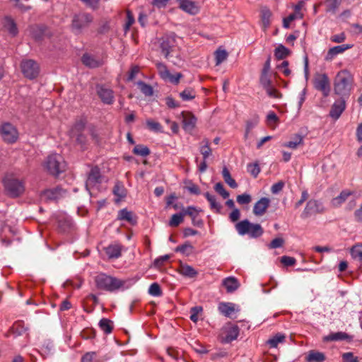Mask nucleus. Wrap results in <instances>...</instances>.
Here are the masks:
<instances>
[{
    "instance_id": "1",
    "label": "nucleus",
    "mask_w": 362,
    "mask_h": 362,
    "mask_svg": "<svg viewBox=\"0 0 362 362\" xmlns=\"http://www.w3.org/2000/svg\"><path fill=\"white\" fill-rule=\"evenodd\" d=\"M354 76L346 69L339 71L334 80V92L344 98L349 97L354 88Z\"/></svg>"
},
{
    "instance_id": "2",
    "label": "nucleus",
    "mask_w": 362,
    "mask_h": 362,
    "mask_svg": "<svg viewBox=\"0 0 362 362\" xmlns=\"http://www.w3.org/2000/svg\"><path fill=\"white\" fill-rule=\"evenodd\" d=\"M95 283L98 289L113 293L124 289L126 281L105 273H100L95 276Z\"/></svg>"
},
{
    "instance_id": "3",
    "label": "nucleus",
    "mask_w": 362,
    "mask_h": 362,
    "mask_svg": "<svg viewBox=\"0 0 362 362\" xmlns=\"http://www.w3.org/2000/svg\"><path fill=\"white\" fill-rule=\"evenodd\" d=\"M43 166L48 173L54 176L59 175L66 169L63 157L57 153L49 155L44 161Z\"/></svg>"
},
{
    "instance_id": "4",
    "label": "nucleus",
    "mask_w": 362,
    "mask_h": 362,
    "mask_svg": "<svg viewBox=\"0 0 362 362\" xmlns=\"http://www.w3.org/2000/svg\"><path fill=\"white\" fill-rule=\"evenodd\" d=\"M93 21L92 14L81 11L74 14L71 20V29L76 35L81 34L83 30L88 28Z\"/></svg>"
},
{
    "instance_id": "5",
    "label": "nucleus",
    "mask_w": 362,
    "mask_h": 362,
    "mask_svg": "<svg viewBox=\"0 0 362 362\" xmlns=\"http://www.w3.org/2000/svg\"><path fill=\"white\" fill-rule=\"evenodd\" d=\"M177 36L175 33H168L165 34L160 39V47L161 53L166 59H168L171 52H173L177 45Z\"/></svg>"
},
{
    "instance_id": "6",
    "label": "nucleus",
    "mask_w": 362,
    "mask_h": 362,
    "mask_svg": "<svg viewBox=\"0 0 362 362\" xmlns=\"http://www.w3.org/2000/svg\"><path fill=\"white\" fill-rule=\"evenodd\" d=\"M4 185L7 194L11 197H19L25 191L23 183L13 177H6Z\"/></svg>"
},
{
    "instance_id": "7",
    "label": "nucleus",
    "mask_w": 362,
    "mask_h": 362,
    "mask_svg": "<svg viewBox=\"0 0 362 362\" xmlns=\"http://www.w3.org/2000/svg\"><path fill=\"white\" fill-rule=\"evenodd\" d=\"M0 135L4 141L7 144H13L18 139L16 127L10 122H4L0 126Z\"/></svg>"
},
{
    "instance_id": "8",
    "label": "nucleus",
    "mask_w": 362,
    "mask_h": 362,
    "mask_svg": "<svg viewBox=\"0 0 362 362\" xmlns=\"http://www.w3.org/2000/svg\"><path fill=\"white\" fill-rule=\"evenodd\" d=\"M96 93L101 102L105 105H112L115 102V92L105 84H97Z\"/></svg>"
},
{
    "instance_id": "9",
    "label": "nucleus",
    "mask_w": 362,
    "mask_h": 362,
    "mask_svg": "<svg viewBox=\"0 0 362 362\" xmlns=\"http://www.w3.org/2000/svg\"><path fill=\"white\" fill-rule=\"evenodd\" d=\"M313 86L316 90L321 91L325 97L329 95L330 81L326 74H316L313 79Z\"/></svg>"
},
{
    "instance_id": "10",
    "label": "nucleus",
    "mask_w": 362,
    "mask_h": 362,
    "mask_svg": "<svg viewBox=\"0 0 362 362\" xmlns=\"http://www.w3.org/2000/svg\"><path fill=\"white\" fill-rule=\"evenodd\" d=\"M22 73L29 79L35 78L40 73V67L36 62L32 59L23 60L21 64Z\"/></svg>"
},
{
    "instance_id": "11",
    "label": "nucleus",
    "mask_w": 362,
    "mask_h": 362,
    "mask_svg": "<svg viewBox=\"0 0 362 362\" xmlns=\"http://www.w3.org/2000/svg\"><path fill=\"white\" fill-rule=\"evenodd\" d=\"M104 251L107 258L112 260L121 257L126 248L119 243L115 242L105 247Z\"/></svg>"
},
{
    "instance_id": "12",
    "label": "nucleus",
    "mask_w": 362,
    "mask_h": 362,
    "mask_svg": "<svg viewBox=\"0 0 362 362\" xmlns=\"http://www.w3.org/2000/svg\"><path fill=\"white\" fill-rule=\"evenodd\" d=\"M239 335V328L237 325L224 327L221 334V341L228 344L236 339Z\"/></svg>"
},
{
    "instance_id": "13",
    "label": "nucleus",
    "mask_w": 362,
    "mask_h": 362,
    "mask_svg": "<svg viewBox=\"0 0 362 362\" xmlns=\"http://www.w3.org/2000/svg\"><path fill=\"white\" fill-rule=\"evenodd\" d=\"M325 208L323 204L318 200L310 199L308 202L303 215L305 217L325 212Z\"/></svg>"
},
{
    "instance_id": "14",
    "label": "nucleus",
    "mask_w": 362,
    "mask_h": 362,
    "mask_svg": "<svg viewBox=\"0 0 362 362\" xmlns=\"http://www.w3.org/2000/svg\"><path fill=\"white\" fill-rule=\"evenodd\" d=\"M179 8L184 12L194 16L200 11L199 2L193 0H177Z\"/></svg>"
},
{
    "instance_id": "15",
    "label": "nucleus",
    "mask_w": 362,
    "mask_h": 362,
    "mask_svg": "<svg viewBox=\"0 0 362 362\" xmlns=\"http://www.w3.org/2000/svg\"><path fill=\"white\" fill-rule=\"evenodd\" d=\"M181 116L184 130L187 132H191L195 127L197 118L192 112L187 111L182 112Z\"/></svg>"
},
{
    "instance_id": "16",
    "label": "nucleus",
    "mask_w": 362,
    "mask_h": 362,
    "mask_svg": "<svg viewBox=\"0 0 362 362\" xmlns=\"http://www.w3.org/2000/svg\"><path fill=\"white\" fill-rule=\"evenodd\" d=\"M345 108V99L340 98L339 100H336L334 103L332 105L329 112V116L334 119L337 120L339 118Z\"/></svg>"
},
{
    "instance_id": "17",
    "label": "nucleus",
    "mask_w": 362,
    "mask_h": 362,
    "mask_svg": "<svg viewBox=\"0 0 362 362\" xmlns=\"http://www.w3.org/2000/svg\"><path fill=\"white\" fill-rule=\"evenodd\" d=\"M101 182L100 172L98 167L92 168L86 182V187L87 190H90V188L93 187L98 183Z\"/></svg>"
},
{
    "instance_id": "18",
    "label": "nucleus",
    "mask_w": 362,
    "mask_h": 362,
    "mask_svg": "<svg viewBox=\"0 0 362 362\" xmlns=\"http://www.w3.org/2000/svg\"><path fill=\"white\" fill-rule=\"evenodd\" d=\"M270 204V199L267 197H262L254 205L252 212L255 216H263Z\"/></svg>"
},
{
    "instance_id": "19",
    "label": "nucleus",
    "mask_w": 362,
    "mask_h": 362,
    "mask_svg": "<svg viewBox=\"0 0 362 362\" xmlns=\"http://www.w3.org/2000/svg\"><path fill=\"white\" fill-rule=\"evenodd\" d=\"M66 191L62 187H57L53 189H49L43 192V197L49 200H57L64 197Z\"/></svg>"
},
{
    "instance_id": "20",
    "label": "nucleus",
    "mask_w": 362,
    "mask_h": 362,
    "mask_svg": "<svg viewBox=\"0 0 362 362\" xmlns=\"http://www.w3.org/2000/svg\"><path fill=\"white\" fill-rule=\"evenodd\" d=\"M184 216H189L192 221L194 225L201 224V220L199 218L200 211L194 206H188L187 208H182Z\"/></svg>"
},
{
    "instance_id": "21",
    "label": "nucleus",
    "mask_w": 362,
    "mask_h": 362,
    "mask_svg": "<svg viewBox=\"0 0 362 362\" xmlns=\"http://www.w3.org/2000/svg\"><path fill=\"white\" fill-rule=\"evenodd\" d=\"M117 217L120 220L126 221L131 225L137 224V216L134 213L126 209L119 211Z\"/></svg>"
},
{
    "instance_id": "22",
    "label": "nucleus",
    "mask_w": 362,
    "mask_h": 362,
    "mask_svg": "<svg viewBox=\"0 0 362 362\" xmlns=\"http://www.w3.org/2000/svg\"><path fill=\"white\" fill-rule=\"evenodd\" d=\"M241 235H248L250 238H257L263 233L262 228H236Z\"/></svg>"
},
{
    "instance_id": "23",
    "label": "nucleus",
    "mask_w": 362,
    "mask_h": 362,
    "mask_svg": "<svg viewBox=\"0 0 362 362\" xmlns=\"http://www.w3.org/2000/svg\"><path fill=\"white\" fill-rule=\"evenodd\" d=\"M351 45H341L330 48L327 54L326 59L332 60L334 57L339 54H341L346 50L351 48Z\"/></svg>"
},
{
    "instance_id": "24",
    "label": "nucleus",
    "mask_w": 362,
    "mask_h": 362,
    "mask_svg": "<svg viewBox=\"0 0 362 362\" xmlns=\"http://www.w3.org/2000/svg\"><path fill=\"white\" fill-rule=\"evenodd\" d=\"M4 28L11 34L12 36H16L18 34V28L14 20L9 17L6 16L3 21Z\"/></svg>"
},
{
    "instance_id": "25",
    "label": "nucleus",
    "mask_w": 362,
    "mask_h": 362,
    "mask_svg": "<svg viewBox=\"0 0 362 362\" xmlns=\"http://www.w3.org/2000/svg\"><path fill=\"white\" fill-rule=\"evenodd\" d=\"M352 194L349 190H343L339 196L333 198L331 201L332 206L337 208L340 206Z\"/></svg>"
},
{
    "instance_id": "26",
    "label": "nucleus",
    "mask_w": 362,
    "mask_h": 362,
    "mask_svg": "<svg viewBox=\"0 0 362 362\" xmlns=\"http://www.w3.org/2000/svg\"><path fill=\"white\" fill-rule=\"evenodd\" d=\"M223 286L227 290V292L232 293L237 290L240 286L237 279L233 276L227 277L223 280Z\"/></svg>"
},
{
    "instance_id": "27",
    "label": "nucleus",
    "mask_w": 362,
    "mask_h": 362,
    "mask_svg": "<svg viewBox=\"0 0 362 362\" xmlns=\"http://www.w3.org/2000/svg\"><path fill=\"white\" fill-rule=\"evenodd\" d=\"M351 337L345 332H338L335 333H331L329 335L324 337L325 341H344L349 340Z\"/></svg>"
},
{
    "instance_id": "28",
    "label": "nucleus",
    "mask_w": 362,
    "mask_h": 362,
    "mask_svg": "<svg viewBox=\"0 0 362 362\" xmlns=\"http://www.w3.org/2000/svg\"><path fill=\"white\" fill-rule=\"evenodd\" d=\"M218 309L219 312L226 317H230L235 311L234 305L230 303H221L218 305Z\"/></svg>"
},
{
    "instance_id": "29",
    "label": "nucleus",
    "mask_w": 362,
    "mask_h": 362,
    "mask_svg": "<svg viewBox=\"0 0 362 362\" xmlns=\"http://www.w3.org/2000/svg\"><path fill=\"white\" fill-rule=\"evenodd\" d=\"M98 325L100 329L106 334H110L113 329V322L107 318H102Z\"/></svg>"
},
{
    "instance_id": "30",
    "label": "nucleus",
    "mask_w": 362,
    "mask_h": 362,
    "mask_svg": "<svg viewBox=\"0 0 362 362\" xmlns=\"http://www.w3.org/2000/svg\"><path fill=\"white\" fill-rule=\"evenodd\" d=\"M45 30V28L42 26H32L30 28V35L36 41H40L43 38Z\"/></svg>"
},
{
    "instance_id": "31",
    "label": "nucleus",
    "mask_w": 362,
    "mask_h": 362,
    "mask_svg": "<svg viewBox=\"0 0 362 362\" xmlns=\"http://www.w3.org/2000/svg\"><path fill=\"white\" fill-rule=\"evenodd\" d=\"M81 60L84 65L90 68H96L100 65L99 61H98L93 57L89 55L88 54H83L81 58Z\"/></svg>"
},
{
    "instance_id": "32",
    "label": "nucleus",
    "mask_w": 362,
    "mask_h": 362,
    "mask_svg": "<svg viewBox=\"0 0 362 362\" xmlns=\"http://www.w3.org/2000/svg\"><path fill=\"white\" fill-rule=\"evenodd\" d=\"M306 360L308 362H323L325 360V356L321 352L310 351L306 357Z\"/></svg>"
},
{
    "instance_id": "33",
    "label": "nucleus",
    "mask_w": 362,
    "mask_h": 362,
    "mask_svg": "<svg viewBox=\"0 0 362 362\" xmlns=\"http://www.w3.org/2000/svg\"><path fill=\"white\" fill-rule=\"evenodd\" d=\"M222 175L226 184L231 188L235 189L238 187V184L235 180L231 177L230 173L226 167H224L222 170Z\"/></svg>"
},
{
    "instance_id": "34",
    "label": "nucleus",
    "mask_w": 362,
    "mask_h": 362,
    "mask_svg": "<svg viewBox=\"0 0 362 362\" xmlns=\"http://www.w3.org/2000/svg\"><path fill=\"white\" fill-rule=\"evenodd\" d=\"M290 50L283 45H279L274 50V56L277 59H284L290 54Z\"/></svg>"
},
{
    "instance_id": "35",
    "label": "nucleus",
    "mask_w": 362,
    "mask_h": 362,
    "mask_svg": "<svg viewBox=\"0 0 362 362\" xmlns=\"http://www.w3.org/2000/svg\"><path fill=\"white\" fill-rule=\"evenodd\" d=\"M27 329L28 328L25 326L23 321L16 322L11 328L13 334L16 336L23 334Z\"/></svg>"
},
{
    "instance_id": "36",
    "label": "nucleus",
    "mask_w": 362,
    "mask_h": 362,
    "mask_svg": "<svg viewBox=\"0 0 362 362\" xmlns=\"http://www.w3.org/2000/svg\"><path fill=\"white\" fill-rule=\"evenodd\" d=\"M204 144L200 148L199 151L201 154L203 156V160H206L212 153L211 148L209 146V141L208 139H204L202 141Z\"/></svg>"
},
{
    "instance_id": "37",
    "label": "nucleus",
    "mask_w": 362,
    "mask_h": 362,
    "mask_svg": "<svg viewBox=\"0 0 362 362\" xmlns=\"http://www.w3.org/2000/svg\"><path fill=\"white\" fill-rule=\"evenodd\" d=\"M156 65L160 78L165 81H167L168 77L170 76V73L166 65L162 62H157Z\"/></svg>"
},
{
    "instance_id": "38",
    "label": "nucleus",
    "mask_w": 362,
    "mask_h": 362,
    "mask_svg": "<svg viewBox=\"0 0 362 362\" xmlns=\"http://www.w3.org/2000/svg\"><path fill=\"white\" fill-rule=\"evenodd\" d=\"M180 274L185 276L193 278L197 275V272L191 266L183 265L180 268Z\"/></svg>"
},
{
    "instance_id": "39",
    "label": "nucleus",
    "mask_w": 362,
    "mask_h": 362,
    "mask_svg": "<svg viewBox=\"0 0 362 362\" xmlns=\"http://www.w3.org/2000/svg\"><path fill=\"white\" fill-rule=\"evenodd\" d=\"M112 192L119 199H122L127 195L126 189L124 185L120 182H117L115 185Z\"/></svg>"
},
{
    "instance_id": "40",
    "label": "nucleus",
    "mask_w": 362,
    "mask_h": 362,
    "mask_svg": "<svg viewBox=\"0 0 362 362\" xmlns=\"http://www.w3.org/2000/svg\"><path fill=\"white\" fill-rule=\"evenodd\" d=\"M133 153L141 156H147L150 154V149L144 145H136L133 149Z\"/></svg>"
},
{
    "instance_id": "41",
    "label": "nucleus",
    "mask_w": 362,
    "mask_h": 362,
    "mask_svg": "<svg viewBox=\"0 0 362 362\" xmlns=\"http://www.w3.org/2000/svg\"><path fill=\"white\" fill-rule=\"evenodd\" d=\"M86 123L83 120L76 121L71 129V136L82 133L85 129Z\"/></svg>"
},
{
    "instance_id": "42",
    "label": "nucleus",
    "mask_w": 362,
    "mask_h": 362,
    "mask_svg": "<svg viewBox=\"0 0 362 362\" xmlns=\"http://www.w3.org/2000/svg\"><path fill=\"white\" fill-rule=\"evenodd\" d=\"M216 65L221 64L228 57V52L225 49H218L215 52Z\"/></svg>"
},
{
    "instance_id": "43",
    "label": "nucleus",
    "mask_w": 362,
    "mask_h": 362,
    "mask_svg": "<svg viewBox=\"0 0 362 362\" xmlns=\"http://www.w3.org/2000/svg\"><path fill=\"white\" fill-rule=\"evenodd\" d=\"M303 136L299 134H296L292 141H290L284 144V146L288 148L296 149L298 146L303 143Z\"/></svg>"
},
{
    "instance_id": "44",
    "label": "nucleus",
    "mask_w": 362,
    "mask_h": 362,
    "mask_svg": "<svg viewBox=\"0 0 362 362\" xmlns=\"http://www.w3.org/2000/svg\"><path fill=\"white\" fill-rule=\"evenodd\" d=\"M259 123V117L258 116H254L251 119H249L246 122V129L245 137L247 138L248 136V134Z\"/></svg>"
},
{
    "instance_id": "45",
    "label": "nucleus",
    "mask_w": 362,
    "mask_h": 362,
    "mask_svg": "<svg viewBox=\"0 0 362 362\" xmlns=\"http://www.w3.org/2000/svg\"><path fill=\"white\" fill-rule=\"evenodd\" d=\"M195 95V91L191 88H186L180 93V97L185 101L194 99Z\"/></svg>"
},
{
    "instance_id": "46",
    "label": "nucleus",
    "mask_w": 362,
    "mask_h": 362,
    "mask_svg": "<svg viewBox=\"0 0 362 362\" xmlns=\"http://www.w3.org/2000/svg\"><path fill=\"white\" fill-rule=\"evenodd\" d=\"M285 336L282 334H276L272 338L268 340V344L271 347L276 348L279 343H281L284 341Z\"/></svg>"
},
{
    "instance_id": "47",
    "label": "nucleus",
    "mask_w": 362,
    "mask_h": 362,
    "mask_svg": "<svg viewBox=\"0 0 362 362\" xmlns=\"http://www.w3.org/2000/svg\"><path fill=\"white\" fill-rule=\"evenodd\" d=\"M138 86L141 93H144L146 96H151L153 94V90L151 86L143 81H139L138 83Z\"/></svg>"
},
{
    "instance_id": "48",
    "label": "nucleus",
    "mask_w": 362,
    "mask_h": 362,
    "mask_svg": "<svg viewBox=\"0 0 362 362\" xmlns=\"http://www.w3.org/2000/svg\"><path fill=\"white\" fill-rule=\"evenodd\" d=\"M146 126L148 127V129L152 132H162V126L161 124L158 122H156L153 119H147L146 120Z\"/></svg>"
},
{
    "instance_id": "49",
    "label": "nucleus",
    "mask_w": 362,
    "mask_h": 362,
    "mask_svg": "<svg viewBox=\"0 0 362 362\" xmlns=\"http://www.w3.org/2000/svg\"><path fill=\"white\" fill-rule=\"evenodd\" d=\"M272 16L271 11L267 8H264L261 11V18L262 23L265 27L269 26L270 23V18Z\"/></svg>"
},
{
    "instance_id": "50",
    "label": "nucleus",
    "mask_w": 362,
    "mask_h": 362,
    "mask_svg": "<svg viewBox=\"0 0 362 362\" xmlns=\"http://www.w3.org/2000/svg\"><path fill=\"white\" fill-rule=\"evenodd\" d=\"M184 217V214L182 209L180 213L175 214L172 216L170 220V224L172 226H177L183 222Z\"/></svg>"
},
{
    "instance_id": "51",
    "label": "nucleus",
    "mask_w": 362,
    "mask_h": 362,
    "mask_svg": "<svg viewBox=\"0 0 362 362\" xmlns=\"http://www.w3.org/2000/svg\"><path fill=\"white\" fill-rule=\"evenodd\" d=\"M193 247L188 243L177 246L175 251L184 255H189L192 252Z\"/></svg>"
},
{
    "instance_id": "52",
    "label": "nucleus",
    "mask_w": 362,
    "mask_h": 362,
    "mask_svg": "<svg viewBox=\"0 0 362 362\" xmlns=\"http://www.w3.org/2000/svg\"><path fill=\"white\" fill-rule=\"evenodd\" d=\"M203 308L202 306H194L190 309V320L193 322H197L199 320V315L202 313Z\"/></svg>"
},
{
    "instance_id": "53",
    "label": "nucleus",
    "mask_w": 362,
    "mask_h": 362,
    "mask_svg": "<svg viewBox=\"0 0 362 362\" xmlns=\"http://www.w3.org/2000/svg\"><path fill=\"white\" fill-rule=\"evenodd\" d=\"M204 196H205L206 199H207V201L210 203L211 207L212 209H214L216 210L221 209V206L220 205V204H218L216 202V199L214 195L211 194L209 192H206Z\"/></svg>"
},
{
    "instance_id": "54",
    "label": "nucleus",
    "mask_w": 362,
    "mask_h": 362,
    "mask_svg": "<svg viewBox=\"0 0 362 362\" xmlns=\"http://www.w3.org/2000/svg\"><path fill=\"white\" fill-rule=\"evenodd\" d=\"M148 293L154 297H158L162 295L160 286L158 283H153L148 288Z\"/></svg>"
},
{
    "instance_id": "55",
    "label": "nucleus",
    "mask_w": 362,
    "mask_h": 362,
    "mask_svg": "<svg viewBox=\"0 0 362 362\" xmlns=\"http://www.w3.org/2000/svg\"><path fill=\"white\" fill-rule=\"evenodd\" d=\"M259 81L264 90L272 85L268 73L262 72Z\"/></svg>"
},
{
    "instance_id": "56",
    "label": "nucleus",
    "mask_w": 362,
    "mask_h": 362,
    "mask_svg": "<svg viewBox=\"0 0 362 362\" xmlns=\"http://www.w3.org/2000/svg\"><path fill=\"white\" fill-rule=\"evenodd\" d=\"M247 172L250 173L254 177H257V176L260 173V168L257 163H249L247 165Z\"/></svg>"
},
{
    "instance_id": "57",
    "label": "nucleus",
    "mask_w": 362,
    "mask_h": 362,
    "mask_svg": "<svg viewBox=\"0 0 362 362\" xmlns=\"http://www.w3.org/2000/svg\"><path fill=\"white\" fill-rule=\"evenodd\" d=\"M215 191L223 197V199H226L229 197V193L227 192L223 185L221 182H218L214 186Z\"/></svg>"
},
{
    "instance_id": "58",
    "label": "nucleus",
    "mask_w": 362,
    "mask_h": 362,
    "mask_svg": "<svg viewBox=\"0 0 362 362\" xmlns=\"http://www.w3.org/2000/svg\"><path fill=\"white\" fill-rule=\"evenodd\" d=\"M267 95L270 98H281L282 97V94L279 92L277 89H276L273 85H272L270 87L265 89Z\"/></svg>"
},
{
    "instance_id": "59",
    "label": "nucleus",
    "mask_w": 362,
    "mask_h": 362,
    "mask_svg": "<svg viewBox=\"0 0 362 362\" xmlns=\"http://www.w3.org/2000/svg\"><path fill=\"white\" fill-rule=\"evenodd\" d=\"M341 0H332L328 5L327 11L331 12L332 13H335L341 5Z\"/></svg>"
},
{
    "instance_id": "60",
    "label": "nucleus",
    "mask_w": 362,
    "mask_h": 362,
    "mask_svg": "<svg viewBox=\"0 0 362 362\" xmlns=\"http://www.w3.org/2000/svg\"><path fill=\"white\" fill-rule=\"evenodd\" d=\"M351 255L355 259H358L362 261V246H354L351 250Z\"/></svg>"
},
{
    "instance_id": "61",
    "label": "nucleus",
    "mask_w": 362,
    "mask_h": 362,
    "mask_svg": "<svg viewBox=\"0 0 362 362\" xmlns=\"http://www.w3.org/2000/svg\"><path fill=\"white\" fill-rule=\"evenodd\" d=\"M252 201V197L248 194H243L237 196V202L240 204H247Z\"/></svg>"
},
{
    "instance_id": "62",
    "label": "nucleus",
    "mask_w": 362,
    "mask_h": 362,
    "mask_svg": "<svg viewBox=\"0 0 362 362\" xmlns=\"http://www.w3.org/2000/svg\"><path fill=\"white\" fill-rule=\"evenodd\" d=\"M134 23V18L132 13L129 11H127V21L124 25V30L125 32L128 31L132 26V25Z\"/></svg>"
},
{
    "instance_id": "63",
    "label": "nucleus",
    "mask_w": 362,
    "mask_h": 362,
    "mask_svg": "<svg viewBox=\"0 0 362 362\" xmlns=\"http://www.w3.org/2000/svg\"><path fill=\"white\" fill-rule=\"evenodd\" d=\"M97 357V352L90 351L86 353L81 358V362H93Z\"/></svg>"
},
{
    "instance_id": "64",
    "label": "nucleus",
    "mask_w": 362,
    "mask_h": 362,
    "mask_svg": "<svg viewBox=\"0 0 362 362\" xmlns=\"http://www.w3.org/2000/svg\"><path fill=\"white\" fill-rule=\"evenodd\" d=\"M343 362H358V358L351 352L344 353L342 355Z\"/></svg>"
}]
</instances>
